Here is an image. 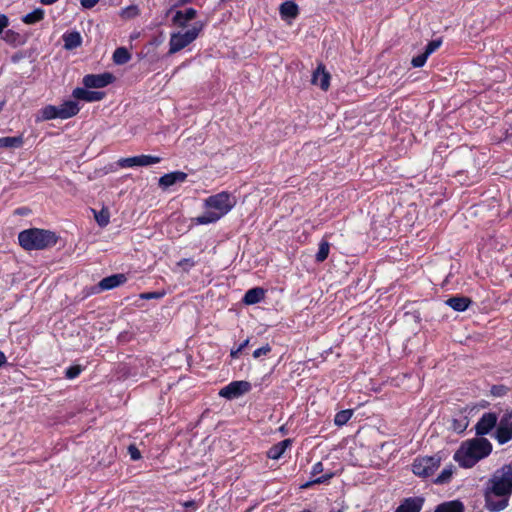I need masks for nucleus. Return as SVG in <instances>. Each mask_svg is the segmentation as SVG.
Listing matches in <instances>:
<instances>
[{
  "label": "nucleus",
  "mask_w": 512,
  "mask_h": 512,
  "mask_svg": "<svg viewBox=\"0 0 512 512\" xmlns=\"http://www.w3.org/2000/svg\"><path fill=\"white\" fill-rule=\"evenodd\" d=\"M45 12L42 8H36L32 12L22 17V22L27 25H33L44 19Z\"/></svg>",
  "instance_id": "24"
},
{
  "label": "nucleus",
  "mask_w": 512,
  "mask_h": 512,
  "mask_svg": "<svg viewBox=\"0 0 512 512\" xmlns=\"http://www.w3.org/2000/svg\"><path fill=\"white\" fill-rule=\"evenodd\" d=\"M7 362V358L5 354L0 351V367H2Z\"/></svg>",
  "instance_id": "46"
},
{
  "label": "nucleus",
  "mask_w": 512,
  "mask_h": 512,
  "mask_svg": "<svg viewBox=\"0 0 512 512\" xmlns=\"http://www.w3.org/2000/svg\"><path fill=\"white\" fill-rule=\"evenodd\" d=\"M125 13H128L129 16H134L137 14V8L136 7H128L125 10Z\"/></svg>",
  "instance_id": "45"
},
{
  "label": "nucleus",
  "mask_w": 512,
  "mask_h": 512,
  "mask_svg": "<svg viewBox=\"0 0 512 512\" xmlns=\"http://www.w3.org/2000/svg\"><path fill=\"white\" fill-rule=\"evenodd\" d=\"M100 0H80L82 7L91 9L98 4Z\"/></svg>",
  "instance_id": "40"
},
{
  "label": "nucleus",
  "mask_w": 512,
  "mask_h": 512,
  "mask_svg": "<svg viewBox=\"0 0 512 512\" xmlns=\"http://www.w3.org/2000/svg\"><path fill=\"white\" fill-rule=\"evenodd\" d=\"M187 176L188 175L182 171L170 172L161 176L159 178L158 184L163 190H166L176 183L184 182L187 179Z\"/></svg>",
  "instance_id": "12"
},
{
  "label": "nucleus",
  "mask_w": 512,
  "mask_h": 512,
  "mask_svg": "<svg viewBox=\"0 0 512 512\" xmlns=\"http://www.w3.org/2000/svg\"><path fill=\"white\" fill-rule=\"evenodd\" d=\"M492 452V444L484 437L464 441L454 454V460L463 468H471Z\"/></svg>",
  "instance_id": "2"
},
{
  "label": "nucleus",
  "mask_w": 512,
  "mask_h": 512,
  "mask_svg": "<svg viewBox=\"0 0 512 512\" xmlns=\"http://www.w3.org/2000/svg\"><path fill=\"white\" fill-rule=\"evenodd\" d=\"M202 28V24H195L185 32L172 33L169 40L168 54H175L190 45L199 36Z\"/></svg>",
  "instance_id": "5"
},
{
  "label": "nucleus",
  "mask_w": 512,
  "mask_h": 512,
  "mask_svg": "<svg viewBox=\"0 0 512 512\" xmlns=\"http://www.w3.org/2000/svg\"><path fill=\"white\" fill-rule=\"evenodd\" d=\"M196 15L197 11L194 8H188L185 11L178 10L173 16L172 21L175 25L184 28L189 21L196 17Z\"/></svg>",
  "instance_id": "17"
},
{
  "label": "nucleus",
  "mask_w": 512,
  "mask_h": 512,
  "mask_svg": "<svg viewBox=\"0 0 512 512\" xmlns=\"http://www.w3.org/2000/svg\"><path fill=\"white\" fill-rule=\"evenodd\" d=\"M177 265L179 267H182L185 271H188L190 268H192L195 265V262L191 258H184L181 259Z\"/></svg>",
  "instance_id": "37"
},
{
  "label": "nucleus",
  "mask_w": 512,
  "mask_h": 512,
  "mask_svg": "<svg viewBox=\"0 0 512 512\" xmlns=\"http://www.w3.org/2000/svg\"><path fill=\"white\" fill-rule=\"evenodd\" d=\"M435 512H463V505L459 501H451L439 505Z\"/></svg>",
  "instance_id": "26"
},
{
  "label": "nucleus",
  "mask_w": 512,
  "mask_h": 512,
  "mask_svg": "<svg viewBox=\"0 0 512 512\" xmlns=\"http://www.w3.org/2000/svg\"><path fill=\"white\" fill-rule=\"evenodd\" d=\"M236 204L235 198L228 192H220L205 200L207 211L195 218L197 224L206 225L218 221Z\"/></svg>",
  "instance_id": "3"
},
{
  "label": "nucleus",
  "mask_w": 512,
  "mask_h": 512,
  "mask_svg": "<svg viewBox=\"0 0 512 512\" xmlns=\"http://www.w3.org/2000/svg\"><path fill=\"white\" fill-rule=\"evenodd\" d=\"M183 506L185 508H191V509L195 510L196 509V502L193 501V500L186 501V502L183 503Z\"/></svg>",
  "instance_id": "44"
},
{
  "label": "nucleus",
  "mask_w": 512,
  "mask_h": 512,
  "mask_svg": "<svg viewBox=\"0 0 512 512\" xmlns=\"http://www.w3.org/2000/svg\"><path fill=\"white\" fill-rule=\"evenodd\" d=\"M330 244L326 240H322L319 244V249L316 254V261L323 262L329 255Z\"/></svg>",
  "instance_id": "31"
},
{
  "label": "nucleus",
  "mask_w": 512,
  "mask_h": 512,
  "mask_svg": "<svg viewBox=\"0 0 512 512\" xmlns=\"http://www.w3.org/2000/svg\"><path fill=\"white\" fill-rule=\"evenodd\" d=\"M240 352H241V350H239V348H237L236 350H232L231 351V356L233 358H236Z\"/></svg>",
  "instance_id": "49"
},
{
  "label": "nucleus",
  "mask_w": 512,
  "mask_h": 512,
  "mask_svg": "<svg viewBox=\"0 0 512 512\" xmlns=\"http://www.w3.org/2000/svg\"><path fill=\"white\" fill-rule=\"evenodd\" d=\"M353 411L350 409L342 410L336 413L334 417V423L337 426L345 425L352 417Z\"/></svg>",
  "instance_id": "30"
},
{
  "label": "nucleus",
  "mask_w": 512,
  "mask_h": 512,
  "mask_svg": "<svg viewBox=\"0 0 512 512\" xmlns=\"http://www.w3.org/2000/svg\"><path fill=\"white\" fill-rule=\"evenodd\" d=\"M57 108L59 119H68L75 116L79 112L78 103L72 100L64 102L63 104L57 106Z\"/></svg>",
  "instance_id": "18"
},
{
  "label": "nucleus",
  "mask_w": 512,
  "mask_h": 512,
  "mask_svg": "<svg viewBox=\"0 0 512 512\" xmlns=\"http://www.w3.org/2000/svg\"><path fill=\"white\" fill-rule=\"evenodd\" d=\"M164 295H165L164 291H162V292H146V293H142L140 295V298L145 299V300L160 299V298L164 297Z\"/></svg>",
  "instance_id": "35"
},
{
  "label": "nucleus",
  "mask_w": 512,
  "mask_h": 512,
  "mask_svg": "<svg viewBox=\"0 0 512 512\" xmlns=\"http://www.w3.org/2000/svg\"><path fill=\"white\" fill-rule=\"evenodd\" d=\"M18 241L25 250H44L55 246L58 236L50 230L30 228L19 233Z\"/></svg>",
  "instance_id": "4"
},
{
  "label": "nucleus",
  "mask_w": 512,
  "mask_h": 512,
  "mask_svg": "<svg viewBox=\"0 0 512 512\" xmlns=\"http://www.w3.org/2000/svg\"><path fill=\"white\" fill-rule=\"evenodd\" d=\"M248 343H249V340H248V339H247V340H245V341H244V342H243V343L238 347V348H239V350H241V351H242V350H243V349L248 345Z\"/></svg>",
  "instance_id": "50"
},
{
  "label": "nucleus",
  "mask_w": 512,
  "mask_h": 512,
  "mask_svg": "<svg viewBox=\"0 0 512 512\" xmlns=\"http://www.w3.org/2000/svg\"><path fill=\"white\" fill-rule=\"evenodd\" d=\"M494 437L500 445L506 444L512 439V412H506L500 418Z\"/></svg>",
  "instance_id": "7"
},
{
  "label": "nucleus",
  "mask_w": 512,
  "mask_h": 512,
  "mask_svg": "<svg viewBox=\"0 0 512 512\" xmlns=\"http://www.w3.org/2000/svg\"><path fill=\"white\" fill-rule=\"evenodd\" d=\"M498 417L493 412L484 413L475 425L477 436L489 434L497 425Z\"/></svg>",
  "instance_id": "11"
},
{
  "label": "nucleus",
  "mask_w": 512,
  "mask_h": 512,
  "mask_svg": "<svg viewBox=\"0 0 512 512\" xmlns=\"http://www.w3.org/2000/svg\"><path fill=\"white\" fill-rule=\"evenodd\" d=\"M466 425L463 426V428L460 427V425H457V427H454V430H458L459 432L463 431L465 429Z\"/></svg>",
  "instance_id": "53"
},
{
  "label": "nucleus",
  "mask_w": 512,
  "mask_h": 512,
  "mask_svg": "<svg viewBox=\"0 0 512 512\" xmlns=\"http://www.w3.org/2000/svg\"><path fill=\"white\" fill-rule=\"evenodd\" d=\"M454 473V466L452 464L446 466L440 474L435 478L434 483L436 484H446L450 482L452 475Z\"/></svg>",
  "instance_id": "28"
},
{
  "label": "nucleus",
  "mask_w": 512,
  "mask_h": 512,
  "mask_svg": "<svg viewBox=\"0 0 512 512\" xmlns=\"http://www.w3.org/2000/svg\"><path fill=\"white\" fill-rule=\"evenodd\" d=\"M471 299L464 296H455L446 300V304L455 311H465L471 304Z\"/></svg>",
  "instance_id": "19"
},
{
  "label": "nucleus",
  "mask_w": 512,
  "mask_h": 512,
  "mask_svg": "<svg viewBox=\"0 0 512 512\" xmlns=\"http://www.w3.org/2000/svg\"><path fill=\"white\" fill-rule=\"evenodd\" d=\"M428 57L429 56L425 52H423L422 54H420V55H418L416 57H413L412 61H411V64L415 68H420V67L424 66V64L426 63Z\"/></svg>",
  "instance_id": "33"
},
{
  "label": "nucleus",
  "mask_w": 512,
  "mask_h": 512,
  "mask_svg": "<svg viewBox=\"0 0 512 512\" xmlns=\"http://www.w3.org/2000/svg\"><path fill=\"white\" fill-rule=\"evenodd\" d=\"M512 494V465L497 469L487 482L485 507L490 512H499L508 506Z\"/></svg>",
  "instance_id": "1"
},
{
  "label": "nucleus",
  "mask_w": 512,
  "mask_h": 512,
  "mask_svg": "<svg viewBox=\"0 0 512 512\" xmlns=\"http://www.w3.org/2000/svg\"><path fill=\"white\" fill-rule=\"evenodd\" d=\"M128 453H129L131 459L134 460V461H137V460H139L141 458L140 451L133 444L128 447Z\"/></svg>",
  "instance_id": "39"
},
{
  "label": "nucleus",
  "mask_w": 512,
  "mask_h": 512,
  "mask_svg": "<svg viewBox=\"0 0 512 512\" xmlns=\"http://www.w3.org/2000/svg\"><path fill=\"white\" fill-rule=\"evenodd\" d=\"M424 504L422 497L405 498L395 512H420Z\"/></svg>",
  "instance_id": "13"
},
{
  "label": "nucleus",
  "mask_w": 512,
  "mask_h": 512,
  "mask_svg": "<svg viewBox=\"0 0 512 512\" xmlns=\"http://www.w3.org/2000/svg\"><path fill=\"white\" fill-rule=\"evenodd\" d=\"M58 0H40V2L43 4V5H52L54 4L55 2H57Z\"/></svg>",
  "instance_id": "48"
},
{
  "label": "nucleus",
  "mask_w": 512,
  "mask_h": 512,
  "mask_svg": "<svg viewBox=\"0 0 512 512\" xmlns=\"http://www.w3.org/2000/svg\"><path fill=\"white\" fill-rule=\"evenodd\" d=\"M291 445L290 439H285L275 445H273L267 452V456L270 459L277 460L282 457L286 449Z\"/></svg>",
  "instance_id": "20"
},
{
  "label": "nucleus",
  "mask_w": 512,
  "mask_h": 512,
  "mask_svg": "<svg viewBox=\"0 0 512 512\" xmlns=\"http://www.w3.org/2000/svg\"><path fill=\"white\" fill-rule=\"evenodd\" d=\"M441 461L442 458L439 454L417 457L412 464V471L418 477L427 478L435 473Z\"/></svg>",
  "instance_id": "6"
},
{
  "label": "nucleus",
  "mask_w": 512,
  "mask_h": 512,
  "mask_svg": "<svg viewBox=\"0 0 512 512\" xmlns=\"http://www.w3.org/2000/svg\"><path fill=\"white\" fill-rule=\"evenodd\" d=\"M271 351V347L269 344H266L258 349H256L254 352H253V357L254 358H259L260 356L262 355H266L268 354L269 352Z\"/></svg>",
  "instance_id": "38"
},
{
  "label": "nucleus",
  "mask_w": 512,
  "mask_h": 512,
  "mask_svg": "<svg viewBox=\"0 0 512 512\" xmlns=\"http://www.w3.org/2000/svg\"><path fill=\"white\" fill-rule=\"evenodd\" d=\"M115 80L113 74L105 72L102 74H88L83 77V85L86 88H103Z\"/></svg>",
  "instance_id": "10"
},
{
  "label": "nucleus",
  "mask_w": 512,
  "mask_h": 512,
  "mask_svg": "<svg viewBox=\"0 0 512 512\" xmlns=\"http://www.w3.org/2000/svg\"><path fill=\"white\" fill-rule=\"evenodd\" d=\"M323 471V464L321 462H317L313 465L311 474L312 476H316L317 474Z\"/></svg>",
  "instance_id": "42"
},
{
  "label": "nucleus",
  "mask_w": 512,
  "mask_h": 512,
  "mask_svg": "<svg viewBox=\"0 0 512 512\" xmlns=\"http://www.w3.org/2000/svg\"><path fill=\"white\" fill-rule=\"evenodd\" d=\"M312 83L318 85L322 90L326 91L330 86V74L325 67L320 64L312 75Z\"/></svg>",
  "instance_id": "15"
},
{
  "label": "nucleus",
  "mask_w": 512,
  "mask_h": 512,
  "mask_svg": "<svg viewBox=\"0 0 512 512\" xmlns=\"http://www.w3.org/2000/svg\"><path fill=\"white\" fill-rule=\"evenodd\" d=\"M131 58L130 53L124 47L117 48L113 53V61L118 65L127 63Z\"/></svg>",
  "instance_id": "27"
},
{
  "label": "nucleus",
  "mask_w": 512,
  "mask_h": 512,
  "mask_svg": "<svg viewBox=\"0 0 512 512\" xmlns=\"http://www.w3.org/2000/svg\"><path fill=\"white\" fill-rule=\"evenodd\" d=\"M24 143L22 136L0 137L1 148H20Z\"/></svg>",
  "instance_id": "25"
},
{
  "label": "nucleus",
  "mask_w": 512,
  "mask_h": 512,
  "mask_svg": "<svg viewBox=\"0 0 512 512\" xmlns=\"http://www.w3.org/2000/svg\"><path fill=\"white\" fill-rule=\"evenodd\" d=\"M301 512H311V511H310V510H308V509H305V510H303V511H301Z\"/></svg>",
  "instance_id": "55"
},
{
  "label": "nucleus",
  "mask_w": 512,
  "mask_h": 512,
  "mask_svg": "<svg viewBox=\"0 0 512 512\" xmlns=\"http://www.w3.org/2000/svg\"><path fill=\"white\" fill-rule=\"evenodd\" d=\"M311 483H306L303 487H308Z\"/></svg>",
  "instance_id": "54"
},
{
  "label": "nucleus",
  "mask_w": 512,
  "mask_h": 512,
  "mask_svg": "<svg viewBox=\"0 0 512 512\" xmlns=\"http://www.w3.org/2000/svg\"><path fill=\"white\" fill-rule=\"evenodd\" d=\"M264 294V290L260 287L249 289L243 297V302L247 305L259 303L264 298Z\"/></svg>",
  "instance_id": "22"
},
{
  "label": "nucleus",
  "mask_w": 512,
  "mask_h": 512,
  "mask_svg": "<svg viewBox=\"0 0 512 512\" xmlns=\"http://www.w3.org/2000/svg\"><path fill=\"white\" fill-rule=\"evenodd\" d=\"M81 373L80 366H70L66 372L65 375L68 379H74Z\"/></svg>",
  "instance_id": "36"
},
{
  "label": "nucleus",
  "mask_w": 512,
  "mask_h": 512,
  "mask_svg": "<svg viewBox=\"0 0 512 512\" xmlns=\"http://www.w3.org/2000/svg\"><path fill=\"white\" fill-rule=\"evenodd\" d=\"M73 97L77 100L86 102H96L104 98L105 93L100 91H89L85 88H75L72 93Z\"/></svg>",
  "instance_id": "14"
},
{
  "label": "nucleus",
  "mask_w": 512,
  "mask_h": 512,
  "mask_svg": "<svg viewBox=\"0 0 512 512\" xmlns=\"http://www.w3.org/2000/svg\"><path fill=\"white\" fill-rule=\"evenodd\" d=\"M15 35H16V34H15V32H13V31H7V32H6L5 40H6V41H10V39H12V37H14Z\"/></svg>",
  "instance_id": "47"
},
{
  "label": "nucleus",
  "mask_w": 512,
  "mask_h": 512,
  "mask_svg": "<svg viewBox=\"0 0 512 512\" xmlns=\"http://www.w3.org/2000/svg\"><path fill=\"white\" fill-rule=\"evenodd\" d=\"M161 161L159 156L153 155H138L128 158H121L118 160V165L122 168H130L135 166H150L157 164Z\"/></svg>",
  "instance_id": "9"
},
{
  "label": "nucleus",
  "mask_w": 512,
  "mask_h": 512,
  "mask_svg": "<svg viewBox=\"0 0 512 512\" xmlns=\"http://www.w3.org/2000/svg\"><path fill=\"white\" fill-rule=\"evenodd\" d=\"M2 110V104H0V111Z\"/></svg>",
  "instance_id": "56"
},
{
  "label": "nucleus",
  "mask_w": 512,
  "mask_h": 512,
  "mask_svg": "<svg viewBox=\"0 0 512 512\" xmlns=\"http://www.w3.org/2000/svg\"><path fill=\"white\" fill-rule=\"evenodd\" d=\"M251 384L247 381H233L219 391V396L226 399H235L249 392Z\"/></svg>",
  "instance_id": "8"
},
{
  "label": "nucleus",
  "mask_w": 512,
  "mask_h": 512,
  "mask_svg": "<svg viewBox=\"0 0 512 512\" xmlns=\"http://www.w3.org/2000/svg\"><path fill=\"white\" fill-rule=\"evenodd\" d=\"M9 25V19L6 15L0 14V34Z\"/></svg>",
  "instance_id": "41"
},
{
  "label": "nucleus",
  "mask_w": 512,
  "mask_h": 512,
  "mask_svg": "<svg viewBox=\"0 0 512 512\" xmlns=\"http://www.w3.org/2000/svg\"><path fill=\"white\" fill-rule=\"evenodd\" d=\"M127 281V278L124 274H113L111 276L103 278L98 286L100 290H111L114 289Z\"/></svg>",
  "instance_id": "16"
},
{
  "label": "nucleus",
  "mask_w": 512,
  "mask_h": 512,
  "mask_svg": "<svg viewBox=\"0 0 512 512\" xmlns=\"http://www.w3.org/2000/svg\"><path fill=\"white\" fill-rule=\"evenodd\" d=\"M191 1L192 0H180L178 5L183 6V5L187 4V3H190Z\"/></svg>",
  "instance_id": "51"
},
{
  "label": "nucleus",
  "mask_w": 512,
  "mask_h": 512,
  "mask_svg": "<svg viewBox=\"0 0 512 512\" xmlns=\"http://www.w3.org/2000/svg\"><path fill=\"white\" fill-rule=\"evenodd\" d=\"M94 218L100 227H105L110 222V212L107 208H102L100 211L92 210Z\"/></svg>",
  "instance_id": "29"
},
{
  "label": "nucleus",
  "mask_w": 512,
  "mask_h": 512,
  "mask_svg": "<svg viewBox=\"0 0 512 512\" xmlns=\"http://www.w3.org/2000/svg\"><path fill=\"white\" fill-rule=\"evenodd\" d=\"M442 44L441 39H435L430 41L425 48V53L430 56L433 52H435Z\"/></svg>",
  "instance_id": "34"
},
{
  "label": "nucleus",
  "mask_w": 512,
  "mask_h": 512,
  "mask_svg": "<svg viewBox=\"0 0 512 512\" xmlns=\"http://www.w3.org/2000/svg\"><path fill=\"white\" fill-rule=\"evenodd\" d=\"M466 425L463 426V428L460 427V425H457V427H454V430H458L459 432L463 431L465 429Z\"/></svg>",
  "instance_id": "52"
},
{
  "label": "nucleus",
  "mask_w": 512,
  "mask_h": 512,
  "mask_svg": "<svg viewBox=\"0 0 512 512\" xmlns=\"http://www.w3.org/2000/svg\"><path fill=\"white\" fill-rule=\"evenodd\" d=\"M331 476H332L331 474L323 475L321 477L314 479L312 481V483H324V482L328 481L331 478Z\"/></svg>",
  "instance_id": "43"
},
{
  "label": "nucleus",
  "mask_w": 512,
  "mask_h": 512,
  "mask_svg": "<svg viewBox=\"0 0 512 512\" xmlns=\"http://www.w3.org/2000/svg\"><path fill=\"white\" fill-rule=\"evenodd\" d=\"M64 48L73 50L82 44V37L79 32L73 31L63 35Z\"/></svg>",
  "instance_id": "21"
},
{
  "label": "nucleus",
  "mask_w": 512,
  "mask_h": 512,
  "mask_svg": "<svg viewBox=\"0 0 512 512\" xmlns=\"http://www.w3.org/2000/svg\"><path fill=\"white\" fill-rule=\"evenodd\" d=\"M58 108L54 105H47L41 110L43 120H51L58 118Z\"/></svg>",
  "instance_id": "32"
},
{
  "label": "nucleus",
  "mask_w": 512,
  "mask_h": 512,
  "mask_svg": "<svg viewBox=\"0 0 512 512\" xmlns=\"http://www.w3.org/2000/svg\"><path fill=\"white\" fill-rule=\"evenodd\" d=\"M298 13V6L292 1H286L280 6V15L283 19H294L297 17Z\"/></svg>",
  "instance_id": "23"
}]
</instances>
